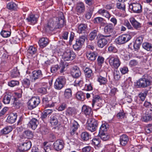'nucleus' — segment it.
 <instances>
[{"instance_id":"obj_53","label":"nucleus","mask_w":152,"mask_h":152,"mask_svg":"<svg viewBox=\"0 0 152 152\" xmlns=\"http://www.w3.org/2000/svg\"><path fill=\"white\" fill-rule=\"evenodd\" d=\"M75 86L82 87L84 85V82L83 78H81L80 80H75Z\"/></svg>"},{"instance_id":"obj_30","label":"nucleus","mask_w":152,"mask_h":152,"mask_svg":"<svg viewBox=\"0 0 152 152\" xmlns=\"http://www.w3.org/2000/svg\"><path fill=\"white\" fill-rule=\"evenodd\" d=\"M82 112L86 115H89L92 114L91 108L88 106L84 105L82 107Z\"/></svg>"},{"instance_id":"obj_7","label":"nucleus","mask_w":152,"mask_h":152,"mask_svg":"<svg viewBox=\"0 0 152 152\" xmlns=\"http://www.w3.org/2000/svg\"><path fill=\"white\" fill-rule=\"evenodd\" d=\"M76 55L71 50H67L62 55V58L64 61H72L75 57Z\"/></svg>"},{"instance_id":"obj_40","label":"nucleus","mask_w":152,"mask_h":152,"mask_svg":"<svg viewBox=\"0 0 152 152\" xmlns=\"http://www.w3.org/2000/svg\"><path fill=\"white\" fill-rule=\"evenodd\" d=\"M85 75L86 77L89 78L93 75L92 70L88 68H86L84 70Z\"/></svg>"},{"instance_id":"obj_6","label":"nucleus","mask_w":152,"mask_h":152,"mask_svg":"<svg viewBox=\"0 0 152 152\" xmlns=\"http://www.w3.org/2000/svg\"><path fill=\"white\" fill-rule=\"evenodd\" d=\"M131 38V37L130 35H122L117 38L115 40V42L118 45L123 44L128 42Z\"/></svg>"},{"instance_id":"obj_45","label":"nucleus","mask_w":152,"mask_h":152,"mask_svg":"<svg viewBox=\"0 0 152 152\" xmlns=\"http://www.w3.org/2000/svg\"><path fill=\"white\" fill-rule=\"evenodd\" d=\"M11 31H7L6 30H3L1 32V35L4 37H9L11 35Z\"/></svg>"},{"instance_id":"obj_10","label":"nucleus","mask_w":152,"mask_h":152,"mask_svg":"<svg viewBox=\"0 0 152 152\" xmlns=\"http://www.w3.org/2000/svg\"><path fill=\"white\" fill-rule=\"evenodd\" d=\"M110 36V35L104 36L102 35L101 36L98 40V46L101 48H103L107 44V41L105 38V37H109Z\"/></svg>"},{"instance_id":"obj_56","label":"nucleus","mask_w":152,"mask_h":152,"mask_svg":"<svg viewBox=\"0 0 152 152\" xmlns=\"http://www.w3.org/2000/svg\"><path fill=\"white\" fill-rule=\"evenodd\" d=\"M19 81L17 80H12L8 83V85L11 87L18 86L19 85Z\"/></svg>"},{"instance_id":"obj_64","label":"nucleus","mask_w":152,"mask_h":152,"mask_svg":"<svg viewBox=\"0 0 152 152\" xmlns=\"http://www.w3.org/2000/svg\"><path fill=\"white\" fill-rule=\"evenodd\" d=\"M67 105L65 103H63L58 107V110L59 111H62L64 110L66 107Z\"/></svg>"},{"instance_id":"obj_43","label":"nucleus","mask_w":152,"mask_h":152,"mask_svg":"<svg viewBox=\"0 0 152 152\" xmlns=\"http://www.w3.org/2000/svg\"><path fill=\"white\" fill-rule=\"evenodd\" d=\"M23 135L24 137L28 139L31 138L33 136V134L32 132L28 130L24 132Z\"/></svg>"},{"instance_id":"obj_24","label":"nucleus","mask_w":152,"mask_h":152,"mask_svg":"<svg viewBox=\"0 0 152 152\" xmlns=\"http://www.w3.org/2000/svg\"><path fill=\"white\" fill-rule=\"evenodd\" d=\"M38 122L37 120L35 118H32L29 122L28 126L33 130L37 128Z\"/></svg>"},{"instance_id":"obj_42","label":"nucleus","mask_w":152,"mask_h":152,"mask_svg":"<svg viewBox=\"0 0 152 152\" xmlns=\"http://www.w3.org/2000/svg\"><path fill=\"white\" fill-rule=\"evenodd\" d=\"M12 130V128L11 127L7 126L1 130L0 134L1 135L7 134L11 132Z\"/></svg>"},{"instance_id":"obj_54","label":"nucleus","mask_w":152,"mask_h":152,"mask_svg":"<svg viewBox=\"0 0 152 152\" xmlns=\"http://www.w3.org/2000/svg\"><path fill=\"white\" fill-rule=\"evenodd\" d=\"M144 14L147 17H151L152 15V11L149 9L148 8H146L144 9Z\"/></svg>"},{"instance_id":"obj_26","label":"nucleus","mask_w":152,"mask_h":152,"mask_svg":"<svg viewBox=\"0 0 152 152\" xmlns=\"http://www.w3.org/2000/svg\"><path fill=\"white\" fill-rule=\"evenodd\" d=\"M54 23V22L52 19L49 20L45 27L46 31L49 32V30H52L54 27L55 28V23Z\"/></svg>"},{"instance_id":"obj_16","label":"nucleus","mask_w":152,"mask_h":152,"mask_svg":"<svg viewBox=\"0 0 152 152\" xmlns=\"http://www.w3.org/2000/svg\"><path fill=\"white\" fill-rule=\"evenodd\" d=\"M62 115L57 114L51 118L50 123L53 125H56L58 123V120L62 118Z\"/></svg>"},{"instance_id":"obj_35","label":"nucleus","mask_w":152,"mask_h":152,"mask_svg":"<svg viewBox=\"0 0 152 152\" xmlns=\"http://www.w3.org/2000/svg\"><path fill=\"white\" fill-rule=\"evenodd\" d=\"M80 137L82 140L87 141L91 138V135L88 132H85L81 133Z\"/></svg>"},{"instance_id":"obj_13","label":"nucleus","mask_w":152,"mask_h":152,"mask_svg":"<svg viewBox=\"0 0 152 152\" xmlns=\"http://www.w3.org/2000/svg\"><path fill=\"white\" fill-rule=\"evenodd\" d=\"M71 126L70 133L71 135H73L79 127L80 125L77 121L73 120L71 123Z\"/></svg>"},{"instance_id":"obj_3","label":"nucleus","mask_w":152,"mask_h":152,"mask_svg":"<svg viewBox=\"0 0 152 152\" xmlns=\"http://www.w3.org/2000/svg\"><path fill=\"white\" fill-rule=\"evenodd\" d=\"M98 125L97 121L94 118H90L88 120L86 129L88 131L93 132L96 131Z\"/></svg>"},{"instance_id":"obj_21","label":"nucleus","mask_w":152,"mask_h":152,"mask_svg":"<svg viewBox=\"0 0 152 152\" xmlns=\"http://www.w3.org/2000/svg\"><path fill=\"white\" fill-rule=\"evenodd\" d=\"M85 10V6L83 3L80 2L77 4L76 10L78 13H81L83 12Z\"/></svg>"},{"instance_id":"obj_8","label":"nucleus","mask_w":152,"mask_h":152,"mask_svg":"<svg viewBox=\"0 0 152 152\" xmlns=\"http://www.w3.org/2000/svg\"><path fill=\"white\" fill-rule=\"evenodd\" d=\"M86 37L85 35H82L77 39L75 44L73 45V48L75 50H79L85 41Z\"/></svg>"},{"instance_id":"obj_33","label":"nucleus","mask_w":152,"mask_h":152,"mask_svg":"<svg viewBox=\"0 0 152 152\" xmlns=\"http://www.w3.org/2000/svg\"><path fill=\"white\" fill-rule=\"evenodd\" d=\"M17 118L16 113L11 114L7 117V120L9 123L12 124L15 121Z\"/></svg>"},{"instance_id":"obj_25","label":"nucleus","mask_w":152,"mask_h":152,"mask_svg":"<svg viewBox=\"0 0 152 152\" xmlns=\"http://www.w3.org/2000/svg\"><path fill=\"white\" fill-rule=\"evenodd\" d=\"M86 56L88 59L91 61H94L96 58L97 54L95 52L88 51L86 53Z\"/></svg>"},{"instance_id":"obj_58","label":"nucleus","mask_w":152,"mask_h":152,"mask_svg":"<svg viewBox=\"0 0 152 152\" xmlns=\"http://www.w3.org/2000/svg\"><path fill=\"white\" fill-rule=\"evenodd\" d=\"M114 79L118 80L120 78V73L117 70H115L114 73Z\"/></svg>"},{"instance_id":"obj_23","label":"nucleus","mask_w":152,"mask_h":152,"mask_svg":"<svg viewBox=\"0 0 152 152\" xmlns=\"http://www.w3.org/2000/svg\"><path fill=\"white\" fill-rule=\"evenodd\" d=\"M31 146V142L29 141H26L24 142L20 147L22 150L24 151H26L30 149Z\"/></svg>"},{"instance_id":"obj_19","label":"nucleus","mask_w":152,"mask_h":152,"mask_svg":"<svg viewBox=\"0 0 152 152\" xmlns=\"http://www.w3.org/2000/svg\"><path fill=\"white\" fill-rule=\"evenodd\" d=\"M38 18V17L37 15L31 14L26 18V20L32 24H34L37 23Z\"/></svg>"},{"instance_id":"obj_60","label":"nucleus","mask_w":152,"mask_h":152,"mask_svg":"<svg viewBox=\"0 0 152 152\" xmlns=\"http://www.w3.org/2000/svg\"><path fill=\"white\" fill-rule=\"evenodd\" d=\"M104 20V19L100 17H97L94 18L93 21L95 23H102Z\"/></svg>"},{"instance_id":"obj_1","label":"nucleus","mask_w":152,"mask_h":152,"mask_svg":"<svg viewBox=\"0 0 152 152\" xmlns=\"http://www.w3.org/2000/svg\"><path fill=\"white\" fill-rule=\"evenodd\" d=\"M151 81L150 79L145 77L139 79L135 83V86L138 88H145L150 86Z\"/></svg>"},{"instance_id":"obj_5","label":"nucleus","mask_w":152,"mask_h":152,"mask_svg":"<svg viewBox=\"0 0 152 152\" xmlns=\"http://www.w3.org/2000/svg\"><path fill=\"white\" fill-rule=\"evenodd\" d=\"M40 99L38 97H33L28 102V107L31 110L36 107L40 103Z\"/></svg>"},{"instance_id":"obj_62","label":"nucleus","mask_w":152,"mask_h":152,"mask_svg":"<svg viewBox=\"0 0 152 152\" xmlns=\"http://www.w3.org/2000/svg\"><path fill=\"white\" fill-rule=\"evenodd\" d=\"M120 70L123 74H125L127 73L128 72V67L125 66H124L120 68Z\"/></svg>"},{"instance_id":"obj_28","label":"nucleus","mask_w":152,"mask_h":152,"mask_svg":"<svg viewBox=\"0 0 152 152\" xmlns=\"http://www.w3.org/2000/svg\"><path fill=\"white\" fill-rule=\"evenodd\" d=\"M129 140L128 136L125 134H123L120 137V141L121 144L122 146L125 145Z\"/></svg>"},{"instance_id":"obj_2","label":"nucleus","mask_w":152,"mask_h":152,"mask_svg":"<svg viewBox=\"0 0 152 152\" xmlns=\"http://www.w3.org/2000/svg\"><path fill=\"white\" fill-rule=\"evenodd\" d=\"M110 65L114 69H117L121 64L119 59L117 56L110 55L107 58Z\"/></svg>"},{"instance_id":"obj_63","label":"nucleus","mask_w":152,"mask_h":152,"mask_svg":"<svg viewBox=\"0 0 152 152\" xmlns=\"http://www.w3.org/2000/svg\"><path fill=\"white\" fill-rule=\"evenodd\" d=\"M145 131L147 133H149L152 132V125H148L145 127Z\"/></svg>"},{"instance_id":"obj_50","label":"nucleus","mask_w":152,"mask_h":152,"mask_svg":"<svg viewBox=\"0 0 152 152\" xmlns=\"http://www.w3.org/2000/svg\"><path fill=\"white\" fill-rule=\"evenodd\" d=\"M116 6L118 9L123 11H125V5L124 3H118Z\"/></svg>"},{"instance_id":"obj_52","label":"nucleus","mask_w":152,"mask_h":152,"mask_svg":"<svg viewBox=\"0 0 152 152\" xmlns=\"http://www.w3.org/2000/svg\"><path fill=\"white\" fill-rule=\"evenodd\" d=\"M37 51L36 48L32 46L29 47L27 50V52L31 55H33L35 54Z\"/></svg>"},{"instance_id":"obj_44","label":"nucleus","mask_w":152,"mask_h":152,"mask_svg":"<svg viewBox=\"0 0 152 152\" xmlns=\"http://www.w3.org/2000/svg\"><path fill=\"white\" fill-rule=\"evenodd\" d=\"M11 96L10 95H5L3 99V102L5 104H8L10 103Z\"/></svg>"},{"instance_id":"obj_46","label":"nucleus","mask_w":152,"mask_h":152,"mask_svg":"<svg viewBox=\"0 0 152 152\" xmlns=\"http://www.w3.org/2000/svg\"><path fill=\"white\" fill-rule=\"evenodd\" d=\"M99 134L101 138L103 141H106L109 138V135L105 132L100 133Z\"/></svg>"},{"instance_id":"obj_37","label":"nucleus","mask_w":152,"mask_h":152,"mask_svg":"<svg viewBox=\"0 0 152 152\" xmlns=\"http://www.w3.org/2000/svg\"><path fill=\"white\" fill-rule=\"evenodd\" d=\"M76 97L78 100L83 101L85 99V93L82 91H78L76 93Z\"/></svg>"},{"instance_id":"obj_32","label":"nucleus","mask_w":152,"mask_h":152,"mask_svg":"<svg viewBox=\"0 0 152 152\" xmlns=\"http://www.w3.org/2000/svg\"><path fill=\"white\" fill-rule=\"evenodd\" d=\"M105 150L107 152H115L116 151V147L115 145L110 144L106 145Z\"/></svg>"},{"instance_id":"obj_22","label":"nucleus","mask_w":152,"mask_h":152,"mask_svg":"<svg viewBox=\"0 0 152 152\" xmlns=\"http://www.w3.org/2000/svg\"><path fill=\"white\" fill-rule=\"evenodd\" d=\"M49 43L48 39L46 38H42L40 39L38 42L40 47L41 48H43L46 47Z\"/></svg>"},{"instance_id":"obj_29","label":"nucleus","mask_w":152,"mask_h":152,"mask_svg":"<svg viewBox=\"0 0 152 152\" xmlns=\"http://www.w3.org/2000/svg\"><path fill=\"white\" fill-rule=\"evenodd\" d=\"M113 30V26L111 23H109L104 28V32L107 34H110L112 33Z\"/></svg>"},{"instance_id":"obj_17","label":"nucleus","mask_w":152,"mask_h":152,"mask_svg":"<svg viewBox=\"0 0 152 152\" xmlns=\"http://www.w3.org/2000/svg\"><path fill=\"white\" fill-rule=\"evenodd\" d=\"M87 26L85 24H81L77 25V32L79 34H84L86 31Z\"/></svg>"},{"instance_id":"obj_11","label":"nucleus","mask_w":152,"mask_h":152,"mask_svg":"<svg viewBox=\"0 0 152 152\" xmlns=\"http://www.w3.org/2000/svg\"><path fill=\"white\" fill-rule=\"evenodd\" d=\"M64 142L61 140H56L53 143V148L57 151L62 149L64 147Z\"/></svg>"},{"instance_id":"obj_14","label":"nucleus","mask_w":152,"mask_h":152,"mask_svg":"<svg viewBox=\"0 0 152 152\" xmlns=\"http://www.w3.org/2000/svg\"><path fill=\"white\" fill-rule=\"evenodd\" d=\"M32 81H35L37 79L42 77V71L40 70L33 71L32 73Z\"/></svg>"},{"instance_id":"obj_48","label":"nucleus","mask_w":152,"mask_h":152,"mask_svg":"<svg viewBox=\"0 0 152 152\" xmlns=\"http://www.w3.org/2000/svg\"><path fill=\"white\" fill-rule=\"evenodd\" d=\"M7 7L10 10H16L18 8V7L15 3L13 2H10L8 4Z\"/></svg>"},{"instance_id":"obj_20","label":"nucleus","mask_w":152,"mask_h":152,"mask_svg":"<svg viewBox=\"0 0 152 152\" xmlns=\"http://www.w3.org/2000/svg\"><path fill=\"white\" fill-rule=\"evenodd\" d=\"M56 21H55V28H59L63 27L64 23V19L61 18H56Z\"/></svg>"},{"instance_id":"obj_15","label":"nucleus","mask_w":152,"mask_h":152,"mask_svg":"<svg viewBox=\"0 0 152 152\" xmlns=\"http://www.w3.org/2000/svg\"><path fill=\"white\" fill-rule=\"evenodd\" d=\"M81 72L79 67L76 66H73L72 69L71 74L75 78H78L81 75Z\"/></svg>"},{"instance_id":"obj_4","label":"nucleus","mask_w":152,"mask_h":152,"mask_svg":"<svg viewBox=\"0 0 152 152\" xmlns=\"http://www.w3.org/2000/svg\"><path fill=\"white\" fill-rule=\"evenodd\" d=\"M66 83V79L63 76L59 77L54 83V88L56 90H60L64 87Z\"/></svg>"},{"instance_id":"obj_12","label":"nucleus","mask_w":152,"mask_h":152,"mask_svg":"<svg viewBox=\"0 0 152 152\" xmlns=\"http://www.w3.org/2000/svg\"><path fill=\"white\" fill-rule=\"evenodd\" d=\"M104 75L103 76L102 73H101L99 75L97 76V81L100 85H104L107 82V73L105 72H103Z\"/></svg>"},{"instance_id":"obj_61","label":"nucleus","mask_w":152,"mask_h":152,"mask_svg":"<svg viewBox=\"0 0 152 152\" xmlns=\"http://www.w3.org/2000/svg\"><path fill=\"white\" fill-rule=\"evenodd\" d=\"M22 83L24 86L26 87H28L30 85V80L27 78H25L23 80Z\"/></svg>"},{"instance_id":"obj_57","label":"nucleus","mask_w":152,"mask_h":152,"mask_svg":"<svg viewBox=\"0 0 152 152\" xmlns=\"http://www.w3.org/2000/svg\"><path fill=\"white\" fill-rule=\"evenodd\" d=\"M92 142L94 145H96L98 147L101 146L100 142L99 139L96 138L93 139L92 140Z\"/></svg>"},{"instance_id":"obj_47","label":"nucleus","mask_w":152,"mask_h":152,"mask_svg":"<svg viewBox=\"0 0 152 152\" xmlns=\"http://www.w3.org/2000/svg\"><path fill=\"white\" fill-rule=\"evenodd\" d=\"M19 75V72L17 67L15 68L11 73V77L13 78L16 77L18 76Z\"/></svg>"},{"instance_id":"obj_9","label":"nucleus","mask_w":152,"mask_h":152,"mask_svg":"<svg viewBox=\"0 0 152 152\" xmlns=\"http://www.w3.org/2000/svg\"><path fill=\"white\" fill-rule=\"evenodd\" d=\"M129 8L134 12L136 13H140L142 10V6L138 3H133L130 4L129 6Z\"/></svg>"},{"instance_id":"obj_27","label":"nucleus","mask_w":152,"mask_h":152,"mask_svg":"<svg viewBox=\"0 0 152 152\" xmlns=\"http://www.w3.org/2000/svg\"><path fill=\"white\" fill-rule=\"evenodd\" d=\"M129 20L131 23L135 28L138 29L141 27V24L137 22L134 18H131Z\"/></svg>"},{"instance_id":"obj_59","label":"nucleus","mask_w":152,"mask_h":152,"mask_svg":"<svg viewBox=\"0 0 152 152\" xmlns=\"http://www.w3.org/2000/svg\"><path fill=\"white\" fill-rule=\"evenodd\" d=\"M97 63L99 66H101L102 64L104 62V58L100 56H99L97 59Z\"/></svg>"},{"instance_id":"obj_31","label":"nucleus","mask_w":152,"mask_h":152,"mask_svg":"<svg viewBox=\"0 0 152 152\" xmlns=\"http://www.w3.org/2000/svg\"><path fill=\"white\" fill-rule=\"evenodd\" d=\"M72 91L70 88L66 89L64 91V96L66 99H70L72 96Z\"/></svg>"},{"instance_id":"obj_34","label":"nucleus","mask_w":152,"mask_h":152,"mask_svg":"<svg viewBox=\"0 0 152 152\" xmlns=\"http://www.w3.org/2000/svg\"><path fill=\"white\" fill-rule=\"evenodd\" d=\"M152 120V116L151 115V113L149 111H146V112L142 118V120L145 122H148V121Z\"/></svg>"},{"instance_id":"obj_41","label":"nucleus","mask_w":152,"mask_h":152,"mask_svg":"<svg viewBox=\"0 0 152 152\" xmlns=\"http://www.w3.org/2000/svg\"><path fill=\"white\" fill-rule=\"evenodd\" d=\"M98 31L97 30L95 29L90 33L89 36L90 40H92L95 38L97 36Z\"/></svg>"},{"instance_id":"obj_39","label":"nucleus","mask_w":152,"mask_h":152,"mask_svg":"<svg viewBox=\"0 0 152 152\" xmlns=\"http://www.w3.org/2000/svg\"><path fill=\"white\" fill-rule=\"evenodd\" d=\"M52 109H48L45 110L42 113L41 118L42 119L45 118L48 115H50L52 112Z\"/></svg>"},{"instance_id":"obj_38","label":"nucleus","mask_w":152,"mask_h":152,"mask_svg":"<svg viewBox=\"0 0 152 152\" xmlns=\"http://www.w3.org/2000/svg\"><path fill=\"white\" fill-rule=\"evenodd\" d=\"M66 115L69 116H72L76 113V110L74 107H69L66 110Z\"/></svg>"},{"instance_id":"obj_36","label":"nucleus","mask_w":152,"mask_h":152,"mask_svg":"<svg viewBox=\"0 0 152 152\" xmlns=\"http://www.w3.org/2000/svg\"><path fill=\"white\" fill-rule=\"evenodd\" d=\"M102 101V99L98 95L94 96H93V99H92V106L93 107L95 104H96L97 105L99 104V103H100Z\"/></svg>"},{"instance_id":"obj_18","label":"nucleus","mask_w":152,"mask_h":152,"mask_svg":"<svg viewBox=\"0 0 152 152\" xmlns=\"http://www.w3.org/2000/svg\"><path fill=\"white\" fill-rule=\"evenodd\" d=\"M65 67L64 65L60 66H59L58 65H56L51 67L50 71L51 72L54 73L56 72L59 69H60V72L62 73L63 72Z\"/></svg>"},{"instance_id":"obj_51","label":"nucleus","mask_w":152,"mask_h":152,"mask_svg":"<svg viewBox=\"0 0 152 152\" xmlns=\"http://www.w3.org/2000/svg\"><path fill=\"white\" fill-rule=\"evenodd\" d=\"M148 91L147 90L143 92H141L139 94V96L140 98L142 101H144L147 95Z\"/></svg>"},{"instance_id":"obj_49","label":"nucleus","mask_w":152,"mask_h":152,"mask_svg":"<svg viewBox=\"0 0 152 152\" xmlns=\"http://www.w3.org/2000/svg\"><path fill=\"white\" fill-rule=\"evenodd\" d=\"M143 48L147 51L152 50V45L149 43L145 42L142 44Z\"/></svg>"},{"instance_id":"obj_55","label":"nucleus","mask_w":152,"mask_h":152,"mask_svg":"<svg viewBox=\"0 0 152 152\" xmlns=\"http://www.w3.org/2000/svg\"><path fill=\"white\" fill-rule=\"evenodd\" d=\"M94 7H91V9L88 12L85 14V17L87 19H89L91 18L93 11Z\"/></svg>"}]
</instances>
